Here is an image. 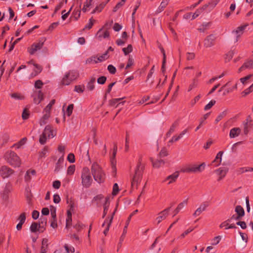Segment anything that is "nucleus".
<instances>
[{"label": "nucleus", "mask_w": 253, "mask_h": 253, "mask_svg": "<svg viewBox=\"0 0 253 253\" xmlns=\"http://www.w3.org/2000/svg\"><path fill=\"white\" fill-rule=\"evenodd\" d=\"M30 230L32 232H36L39 231V224L37 222H34L31 225Z\"/></svg>", "instance_id": "obj_41"}, {"label": "nucleus", "mask_w": 253, "mask_h": 253, "mask_svg": "<svg viewBox=\"0 0 253 253\" xmlns=\"http://www.w3.org/2000/svg\"><path fill=\"white\" fill-rule=\"evenodd\" d=\"M11 97L15 99L22 100L24 99V96L18 93H13L11 94Z\"/></svg>", "instance_id": "obj_51"}, {"label": "nucleus", "mask_w": 253, "mask_h": 253, "mask_svg": "<svg viewBox=\"0 0 253 253\" xmlns=\"http://www.w3.org/2000/svg\"><path fill=\"white\" fill-rule=\"evenodd\" d=\"M48 240L47 238H43L42 242L41 253H46L48 245Z\"/></svg>", "instance_id": "obj_24"}, {"label": "nucleus", "mask_w": 253, "mask_h": 253, "mask_svg": "<svg viewBox=\"0 0 253 253\" xmlns=\"http://www.w3.org/2000/svg\"><path fill=\"white\" fill-rule=\"evenodd\" d=\"M209 206V204L208 202H205L202 203L199 208H198L193 213V216H197L199 215L203 211L206 210V209Z\"/></svg>", "instance_id": "obj_14"}, {"label": "nucleus", "mask_w": 253, "mask_h": 253, "mask_svg": "<svg viewBox=\"0 0 253 253\" xmlns=\"http://www.w3.org/2000/svg\"><path fill=\"white\" fill-rule=\"evenodd\" d=\"M243 126L244 133L247 135L253 126V121L250 115L248 116L245 120L243 121Z\"/></svg>", "instance_id": "obj_8"}, {"label": "nucleus", "mask_w": 253, "mask_h": 253, "mask_svg": "<svg viewBox=\"0 0 253 253\" xmlns=\"http://www.w3.org/2000/svg\"><path fill=\"white\" fill-rule=\"evenodd\" d=\"M68 161L71 163H73L75 161V156L73 153H70L67 157Z\"/></svg>", "instance_id": "obj_64"}, {"label": "nucleus", "mask_w": 253, "mask_h": 253, "mask_svg": "<svg viewBox=\"0 0 253 253\" xmlns=\"http://www.w3.org/2000/svg\"><path fill=\"white\" fill-rule=\"evenodd\" d=\"M103 198L104 196L102 195H98L93 198L92 200V202L95 203L96 206L97 207H99L101 205L100 201Z\"/></svg>", "instance_id": "obj_31"}, {"label": "nucleus", "mask_w": 253, "mask_h": 253, "mask_svg": "<svg viewBox=\"0 0 253 253\" xmlns=\"http://www.w3.org/2000/svg\"><path fill=\"white\" fill-rule=\"evenodd\" d=\"M97 35L99 39L101 40L102 38H108L110 36V34L108 31L103 32L102 29H100L97 32Z\"/></svg>", "instance_id": "obj_25"}, {"label": "nucleus", "mask_w": 253, "mask_h": 253, "mask_svg": "<svg viewBox=\"0 0 253 253\" xmlns=\"http://www.w3.org/2000/svg\"><path fill=\"white\" fill-rule=\"evenodd\" d=\"M33 66L37 69V70H35L34 73H32L31 74V76L35 77L41 72L42 71V67L40 65L37 63H33Z\"/></svg>", "instance_id": "obj_29"}, {"label": "nucleus", "mask_w": 253, "mask_h": 253, "mask_svg": "<svg viewBox=\"0 0 253 253\" xmlns=\"http://www.w3.org/2000/svg\"><path fill=\"white\" fill-rule=\"evenodd\" d=\"M19 220V222L24 223L25 220H26V213L23 212L21 213L18 219Z\"/></svg>", "instance_id": "obj_61"}, {"label": "nucleus", "mask_w": 253, "mask_h": 253, "mask_svg": "<svg viewBox=\"0 0 253 253\" xmlns=\"http://www.w3.org/2000/svg\"><path fill=\"white\" fill-rule=\"evenodd\" d=\"M215 2L213 1H211L209 2L207 4L204 5L202 7L200 8V10H201L202 12L205 11L207 8L210 7L209 11H211L213 7H212L213 4H214Z\"/></svg>", "instance_id": "obj_37"}, {"label": "nucleus", "mask_w": 253, "mask_h": 253, "mask_svg": "<svg viewBox=\"0 0 253 253\" xmlns=\"http://www.w3.org/2000/svg\"><path fill=\"white\" fill-rule=\"evenodd\" d=\"M170 0H163L160 5L156 10V13H159L163 11L166 7L168 5Z\"/></svg>", "instance_id": "obj_22"}, {"label": "nucleus", "mask_w": 253, "mask_h": 253, "mask_svg": "<svg viewBox=\"0 0 253 253\" xmlns=\"http://www.w3.org/2000/svg\"><path fill=\"white\" fill-rule=\"evenodd\" d=\"M159 48H160V49L163 55L162 70V72H164V71L165 70V66L166 62V55L165 51L164 48L161 47V46H159Z\"/></svg>", "instance_id": "obj_32"}, {"label": "nucleus", "mask_w": 253, "mask_h": 253, "mask_svg": "<svg viewBox=\"0 0 253 253\" xmlns=\"http://www.w3.org/2000/svg\"><path fill=\"white\" fill-rule=\"evenodd\" d=\"M81 178L82 184L84 187L88 188L91 186L92 179L90 170L88 168L85 167L83 169Z\"/></svg>", "instance_id": "obj_3"}, {"label": "nucleus", "mask_w": 253, "mask_h": 253, "mask_svg": "<svg viewBox=\"0 0 253 253\" xmlns=\"http://www.w3.org/2000/svg\"><path fill=\"white\" fill-rule=\"evenodd\" d=\"M11 190V185L9 183H7L5 185V186L4 187V190H3V195L4 196H5V197H7V196L9 192H10Z\"/></svg>", "instance_id": "obj_45"}, {"label": "nucleus", "mask_w": 253, "mask_h": 253, "mask_svg": "<svg viewBox=\"0 0 253 253\" xmlns=\"http://www.w3.org/2000/svg\"><path fill=\"white\" fill-rule=\"evenodd\" d=\"M253 171V168L252 167H243L240 168L237 170V172L239 174H242L246 172Z\"/></svg>", "instance_id": "obj_34"}, {"label": "nucleus", "mask_w": 253, "mask_h": 253, "mask_svg": "<svg viewBox=\"0 0 253 253\" xmlns=\"http://www.w3.org/2000/svg\"><path fill=\"white\" fill-rule=\"evenodd\" d=\"M43 85V84L42 82L40 80H38L35 82V84H34V86L36 88L41 89L42 88Z\"/></svg>", "instance_id": "obj_50"}, {"label": "nucleus", "mask_w": 253, "mask_h": 253, "mask_svg": "<svg viewBox=\"0 0 253 253\" xmlns=\"http://www.w3.org/2000/svg\"><path fill=\"white\" fill-rule=\"evenodd\" d=\"M36 170H34V169H32V170H28L26 171V173L25 174V177H24V179H25V181L26 182H29L31 180V175H35V174H36Z\"/></svg>", "instance_id": "obj_26"}, {"label": "nucleus", "mask_w": 253, "mask_h": 253, "mask_svg": "<svg viewBox=\"0 0 253 253\" xmlns=\"http://www.w3.org/2000/svg\"><path fill=\"white\" fill-rule=\"evenodd\" d=\"M235 211L237 215L243 217L245 215V211L244 209L241 206H237L235 208Z\"/></svg>", "instance_id": "obj_33"}, {"label": "nucleus", "mask_w": 253, "mask_h": 253, "mask_svg": "<svg viewBox=\"0 0 253 253\" xmlns=\"http://www.w3.org/2000/svg\"><path fill=\"white\" fill-rule=\"evenodd\" d=\"M178 176L179 172L178 171H175L172 174L168 176L166 179V180H169V182L168 184H170L173 182L175 181Z\"/></svg>", "instance_id": "obj_23"}, {"label": "nucleus", "mask_w": 253, "mask_h": 253, "mask_svg": "<svg viewBox=\"0 0 253 253\" xmlns=\"http://www.w3.org/2000/svg\"><path fill=\"white\" fill-rule=\"evenodd\" d=\"M123 98H115L111 99L109 101V104L110 106H114L116 104L118 103Z\"/></svg>", "instance_id": "obj_49"}, {"label": "nucleus", "mask_w": 253, "mask_h": 253, "mask_svg": "<svg viewBox=\"0 0 253 253\" xmlns=\"http://www.w3.org/2000/svg\"><path fill=\"white\" fill-rule=\"evenodd\" d=\"M116 84V82H114V83H112L108 85V88H107V90L106 91L105 95L104 96L105 99H106L107 94H109L111 92L112 87L114 85V84Z\"/></svg>", "instance_id": "obj_57"}, {"label": "nucleus", "mask_w": 253, "mask_h": 253, "mask_svg": "<svg viewBox=\"0 0 253 253\" xmlns=\"http://www.w3.org/2000/svg\"><path fill=\"white\" fill-rule=\"evenodd\" d=\"M245 26H239L237 28L236 30L235 31V33L238 35L237 36L236 41H238V38H239L242 35L243 31L245 29Z\"/></svg>", "instance_id": "obj_36"}, {"label": "nucleus", "mask_w": 253, "mask_h": 253, "mask_svg": "<svg viewBox=\"0 0 253 253\" xmlns=\"http://www.w3.org/2000/svg\"><path fill=\"white\" fill-rule=\"evenodd\" d=\"M93 0H87L84 3L83 8L82 9V11L84 12H86L87 10V8L89 7L91 5V2Z\"/></svg>", "instance_id": "obj_42"}, {"label": "nucleus", "mask_w": 253, "mask_h": 253, "mask_svg": "<svg viewBox=\"0 0 253 253\" xmlns=\"http://www.w3.org/2000/svg\"><path fill=\"white\" fill-rule=\"evenodd\" d=\"M215 39V36L213 34L207 36L204 41V46L206 47H210L213 46Z\"/></svg>", "instance_id": "obj_12"}, {"label": "nucleus", "mask_w": 253, "mask_h": 253, "mask_svg": "<svg viewBox=\"0 0 253 253\" xmlns=\"http://www.w3.org/2000/svg\"><path fill=\"white\" fill-rule=\"evenodd\" d=\"M64 164V156L62 155L58 159L57 162L56 164L55 171L58 172L63 167Z\"/></svg>", "instance_id": "obj_20"}, {"label": "nucleus", "mask_w": 253, "mask_h": 253, "mask_svg": "<svg viewBox=\"0 0 253 253\" xmlns=\"http://www.w3.org/2000/svg\"><path fill=\"white\" fill-rule=\"evenodd\" d=\"M13 172L11 169L6 166H2L0 169V174L3 178L8 177Z\"/></svg>", "instance_id": "obj_9"}, {"label": "nucleus", "mask_w": 253, "mask_h": 253, "mask_svg": "<svg viewBox=\"0 0 253 253\" xmlns=\"http://www.w3.org/2000/svg\"><path fill=\"white\" fill-rule=\"evenodd\" d=\"M79 77V74L74 70L70 71L66 73L63 77L61 83L63 85H69L73 81Z\"/></svg>", "instance_id": "obj_5"}, {"label": "nucleus", "mask_w": 253, "mask_h": 253, "mask_svg": "<svg viewBox=\"0 0 253 253\" xmlns=\"http://www.w3.org/2000/svg\"><path fill=\"white\" fill-rule=\"evenodd\" d=\"M226 115V111H224L222 113H221L215 119V122L216 123H218L220 121L223 117H224Z\"/></svg>", "instance_id": "obj_52"}, {"label": "nucleus", "mask_w": 253, "mask_h": 253, "mask_svg": "<svg viewBox=\"0 0 253 253\" xmlns=\"http://www.w3.org/2000/svg\"><path fill=\"white\" fill-rule=\"evenodd\" d=\"M223 154V151H219L216 155L214 160L212 161L213 163H215L216 164H215L216 166H218L220 164V163L221 162V160H222V156Z\"/></svg>", "instance_id": "obj_27"}, {"label": "nucleus", "mask_w": 253, "mask_h": 253, "mask_svg": "<svg viewBox=\"0 0 253 253\" xmlns=\"http://www.w3.org/2000/svg\"><path fill=\"white\" fill-rule=\"evenodd\" d=\"M73 108H74V104H71L68 106L67 109L66 110V114L68 117L70 116L72 114V113L73 112Z\"/></svg>", "instance_id": "obj_46"}, {"label": "nucleus", "mask_w": 253, "mask_h": 253, "mask_svg": "<svg viewBox=\"0 0 253 253\" xmlns=\"http://www.w3.org/2000/svg\"><path fill=\"white\" fill-rule=\"evenodd\" d=\"M253 68V60L250 59L246 61L244 64L239 69V72H241L246 69Z\"/></svg>", "instance_id": "obj_16"}, {"label": "nucleus", "mask_w": 253, "mask_h": 253, "mask_svg": "<svg viewBox=\"0 0 253 253\" xmlns=\"http://www.w3.org/2000/svg\"><path fill=\"white\" fill-rule=\"evenodd\" d=\"M106 4V3H101L99 5L96 6L94 9L92 11V13H95V12H100L102 11V10L104 8V6Z\"/></svg>", "instance_id": "obj_39"}, {"label": "nucleus", "mask_w": 253, "mask_h": 253, "mask_svg": "<svg viewBox=\"0 0 253 253\" xmlns=\"http://www.w3.org/2000/svg\"><path fill=\"white\" fill-rule=\"evenodd\" d=\"M230 222H231V219H227L226 221L222 222L219 225V227L220 228H222L223 227H225V228L228 227Z\"/></svg>", "instance_id": "obj_62"}, {"label": "nucleus", "mask_w": 253, "mask_h": 253, "mask_svg": "<svg viewBox=\"0 0 253 253\" xmlns=\"http://www.w3.org/2000/svg\"><path fill=\"white\" fill-rule=\"evenodd\" d=\"M241 129L239 127H234L232 128L229 132V136L230 138H235L240 135Z\"/></svg>", "instance_id": "obj_19"}, {"label": "nucleus", "mask_w": 253, "mask_h": 253, "mask_svg": "<svg viewBox=\"0 0 253 253\" xmlns=\"http://www.w3.org/2000/svg\"><path fill=\"white\" fill-rule=\"evenodd\" d=\"M178 122L177 121L174 122L172 124L171 126H170L169 130L173 133L175 131V129L176 127L178 126Z\"/></svg>", "instance_id": "obj_63"}, {"label": "nucleus", "mask_w": 253, "mask_h": 253, "mask_svg": "<svg viewBox=\"0 0 253 253\" xmlns=\"http://www.w3.org/2000/svg\"><path fill=\"white\" fill-rule=\"evenodd\" d=\"M215 101L214 100H211L210 101V102L207 104L205 107L204 110H208L210 109L215 104Z\"/></svg>", "instance_id": "obj_54"}, {"label": "nucleus", "mask_w": 253, "mask_h": 253, "mask_svg": "<svg viewBox=\"0 0 253 253\" xmlns=\"http://www.w3.org/2000/svg\"><path fill=\"white\" fill-rule=\"evenodd\" d=\"M219 175L218 181L221 180L226 174L228 171V168H220L216 170Z\"/></svg>", "instance_id": "obj_18"}, {"label": "nucleus", "mask_w": 253, "mask_h": 253, "mask_svg": "<svg viewBox=\"0 0 253 253\" xmlns=\"http://www.w3.org/2000/svg\"><path fill=\"white\" fill-rule=\"evenodd\" d=\"M26 138H23L19 142L14 144L12 147H15L16 148L19 149L21 146H23L26 142Z\"/></svg>", "instance_id": "obj_40"}, {"label": "nucleus", "mask_w": 253, "mask_h": 253, "mask_svg": "<svg viewBox=\"0 0 253 253\" xmlns=\"http://www.w3.org/2000/svg\"><path fill=\"white\" fill-rule=\"evenodd\" d=\"M206 165L204 163L199 165H190L188 167L182 170L183 172H201L202 171L205 167Z\"/></svg>", "instance_id": "obj_6"}, {"label": "nucleus", "mask_w": 253, "mask_h": 253, "mask_svg": "<svg viewBox=\"0 0 253 253\" xmlns=\"http://www.w3.org/2000/svg\"><path fill=\"white\" fill-rule=\"evenodd\" d=\"M119 191V186L117 183H115L113 187L112 195L114 196L116 195Z\"/></svg>", "instance_id": "obj_60"}, {"label": "nucleus", "mask_w": 253, "mask_h": 253, "mask_svg": "<svg viewBox=\"0 0 253 253\" xmlns=\"http://www.w3.org/2000/svg\"><path fill=\"white\" fill-rule=\"evenodd\" d=\"M141 162L142 158H140L132 180L131 186L133 188H137L138 183L141 180L144 169V166L141 164Z\"/></svg>", "instance_id": "obj_2"}, {"label": "nucleus", "mask_w": 253, "mask_h": 253, "mask_svg": "<svg viewBox=\"0 0 253 253\" xmlns=\"http://www.w3.org/2000/svg\"><path fill=\"white\" fill-rule=\"evenodd\" d=\"M116 210H115V211L112 213L111 217L109 219V218L106 219L104 221V223L102 224L103 227L106 224L105 229L103 231V233L105 234V235H106L109 231V230L110 225L112 223V220L113 219V216H114V215L115 214Z\"/></svg>", "instance_id": "obj_13"}, {"label": "nucleus", "mask_w": 253, "mask_h": 253, "mask_svg": "<svg viewBox=\"0 0 253 253\" xmlns=\"http://www.w3.org/2000/svg\"><path fill=\"white\" fill-rule=\"evenodd\" d=\"M48 138L47 136L43 135V133H42L40 136L39 139V142L41 144H44L46 142V139Z\"/></svg>", "instance_id": "obj_59"}, {"label": "nucleus", "mask_w": 253, "mask_h": 253, "mask_svg": "<svg viewBox=\"0 0 253 253\" xmlns=\"http://www.w3.org/2000/svg\"><path fill=\"white\" fill-rule=\"evenodd\" d=\"M84 90V85H76L75 87L74 91L78 93H82Z\"/></svg>", "instance_id": "obj_48"}, {"label": "nucleus", "mask_w": 253, "mask_h": 253, "mask_svg": "<svg viewBox=\"0 0 253 253\" xmlns=\"http://www.w3.org/2000/svg\"><path fill=\"white\" fill-rule=\"evenodd\" d=\"M253 91V87L251 85L249 87L244 90L242 94L243 96H245Z\"/></svg>", "instance_id": "obj_53"}, {"label": "nucleus", "mask_w": 253, "mask_h": 253, "mask_svg": "<svg viewBox=\"0 0 253 253\" xmlns=\"http://www.w3.org/2000/svg\"><path fill=\"white\" fill-rule=\"evenodd\" d=\"M42 133L49 138L53 137L51 126L49 125L45 127Z\"/></svg>", "instance_id": "obj_21"}, {"label": "nucleus", "mask_w": 253, "mask_h": 253, "mask_svg": "<svg viewBox=\"0 0 253 253\" xmlns=\"http://www.w3.org/2000/svg\"><path fill=\"white\" fill-rule=\"evenodd\" d=\"M48 151V147L45 146L40 153V157L41 158L44 157L46 156L47 152Z\"/></svg>", "instance_id": "obj_55"}, {"label": "nucleus", "mask_w": 253, "mask_h": 253, "mask_svg": "<svg viewBox=\"0 0 253 253\" xmlns=\"http://www.w3.org/2000/svg\"><path fill=\"white\" fill-rule=\"evenodd\" d=\"M75 170V165H71L67 169V173L69 175H72Z\"/></svg>", "instance_id": "obj_56"}, {"label": "nucleus", "mask_w": 253, "mask_h": 253, "mask_svg": "<svg viewBox=\"0 0 253 253\" xmlns=\"http://www.w3.org/2000/svg\"><path fill=\"white\" fill-rule=\"evenodd\" d=\"M45 41V39L44 38H42L38 42L33 43L31 47L28 49L29 53L31 55H33L37 51L41 49Z\"/></svg>", "instance_id": "obj_7"}, {"label": "nucleus", "mask_w": 253, "mask_h": 253, "mask_svg": "<svg viewBox=\"0 0 253 253\" xmlns=\"http://www.w3.org/2000/svg\"><path fill=\"white\" fill-rule=\"evenodd\" d=\"M170 209L171 207H169L159 213V216L156 218L158 224H159L168 216L169 212L170 211Z\"/></svg>", "instance_id": "obj_11"}, {"label": "nucleus", "mask_w": 253, "mask_h": 253, "mask_svg": "<svg viewBox=\"0 0 253 253\" xmlns=\"http://www.w3.org/2000/svg\"><path fill=\"white\" fill-rule=\"evenodd\" d=\"M107 58H108L107 51H106L104 54H103L101 55H100L97 58V60L98 62H102V61H104L105 60L107 59Z\"/></svg>", "instance_id": "obj_47"}, {"label": "nucleus", "mask_w": 253, "mask_h": 253, "mask_svg": "<svg viewBox=\"0 0 253 253\" xmlns=\"http://www.w3.org/2000/svg\"><path fill=\"white\" fill-rule=\"evenodd\" d=\"M96 79L95 78H92L90 79L89 81L87 83L86 87L88 90L92 91L94 88V84L95 83Z\"/></svg>", "instance_id": "obj_28"}, {"label": "nucleus", "mask_w": 253, "mask_h": 253, "mask_svg": "<svg viewBox=\"0 0 253 253\" xmlns=\"http://www.w3.org/2000/svg\"><path fill=\"white\" fill-rule=\"evenodd\" d=\"M125 55H127L132 51V46L131 44H128L127 47H125L122 49Z\"/></svg>", "instance_id": "obj_43"}, {"label": "nucleus", "mask_w": 253, "mask_h": 253, "mask_svg": "<svg viewBox=\"0 0 253 253\" xmlns=\"http://www.w3.org/2000/svg\"><path fill=\"white\" fill-rule=\"evenodd\" d=\"M43 113H44V114L40 121V124L41 126L45 125L47 121L48 120L50 116V113H47L46 112Z\"/></svg>", "instance_id": "obj_30"}, {"label": "nucleus", "mask_w": 253, "mask_h": 253, "mask_svg": "<svg viewBox=\"0 0 253 253\" xmlns=\"http://www.w3.org/2000/svg\"><path fill=\"white\" fill-rule=\"evenodd\" d=\"M150 160L153 164V167L156 168H159L162 165H164L165 163L164 161L162 160H159L154 162L153 159L151 158Z\"/></svg>", "instance_id": "obj_35"}, {"label": "nucleus", "mask_w": 253, "mask_h": 253, "mask_svg": "<svg viewBox=\"0 0 253 253\" xmlns=\"http://www.w3.org/2000/svg\"><path fill=\"white\" fill-rule=\"evenodd\" d=\"M108 200H109V198H105V205H104V211H103V217H104L105 216V215H106V214L107 213V211H108V209H109V205L108 204Z\"/></svg>", "instance_id": "obj_44"}, {"label": "nucleus", "mask_w": 253, "mask_h": 253, "mask_svg": "<svg viewBox=\"0 0 253 253\" xmlns=\"http://www.w3.org/2000/svg\"><path fill=\"white\" fill-rule=\"evenodd\" d=\"M47 219L45 217L42 216L40 218V222L39 224V231L41 232H43L45 230V226L46 225Z\"/></svg>", "instance_id": "obj_17"}, {"label": "nucleus", "mask_w": 253, "mask_h": 253, "mask_svg": "<svg viewBox=\"0 0 253 253\" xmlns=\"http://www.w3.org/2000/svg\"><path fill=\"white\" fill-rule=\"evenodd\" d=\"M32 97L34 103L37 104H39L43 98V93L41 90L35 91Z\"/></svg>", "instance_id": "obj_15"}, {"label": "nucleus", "mask_w": 253, "mask_h": 253, "mask_svg": "<svg viewBox=\"0 0 253 253\" xmlns=\"http://www.w3.org/2000/svg\"><path fill=\"white\" fill-rule=\"evenodd\" d=\"M109 72L111 74H115L116 72V68L112 65H109L107 67Z\"/></svg>", "instance_id": "obj_58"}, {"label": "nucleus", "mask_w": 253, "mask_h": 253, "mask_svg": "<svg viewBox=\"0 0 253 253\" xmlns=\"http://www.w3.org/2000/svg\"><path fill=\"white\" fill-rule=\"evenodd\" d=\"M55 100L54 99L51 100L49 103L45 107V108L43 110V112H46L47 113H50V111L51 109V107L52 105L55 103Z\"/></svg>", "instance_id": "obj_38"}, {"label": "nucleus", "mask_w": 253, "mask_h": 253, "mask_svg": "<svg viewBox=\"0 0 253 253\" xmlns=\"http://www.w3.org/2000/svg\"><path fill=\"white\" fill-rule=\"evenodd\" d=\"M5 159L7 162L14 167H19L21 161L19 157L13 151L7 152L5 154Z\"/></svg>", "instance_id": "obj_4"}, {"label": "nucleus", "mask_w": 253, "mask_h": 253, "mask_svg": "<svg viewBox=\"0 0 253 253\" xmlns=\"http://www.w3.org/2000/svg\"><path fill=\"white\" fill-rule=\"evenodd\" d=\"M117 145L116 143H114V146L113 148V151L112 153V156L111 157V162L112 165V169L113 171L116 173L117 171L116 169V156L117 152Z\"/></svg>", "instance_id": "obj_10"}, {"label": "nucleus", "mask_w": 253, "mask_h": 253, "mask_svg": "<svg viewBox=\"0 0 253 253\" xmlns=\"http://www.w3.org/2000/svg\"><path fill=\"white\" fill-rule=\"evenodd\" d=\"M91 173L94 179L98 183H103L105 179V174L102 168L96 163L92 164Z\"/></svg>", "instance_id": "obj_1"}]
</instances>
